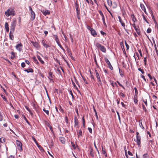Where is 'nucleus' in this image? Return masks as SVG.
Masks as SVG:
<instances>
[{
  "mask_svg": "<svg viewBox=\"0 0 158 158\" xmlns=\"http://www.w3.org/2000/svg\"><path fill=\"white\" fill-rule=\"evenodd\" d=\"M96 46L98 48H99L102 52H106V48L99 43H97L96 44Z\"/></svg>",
  "mask_w": 158,
  "mask_h": 158,
  "instance_id": "nucleus-3",
  "label": "nucleus"
},
{
  "mask_svg": "<svg viewBox=\"0 0 158 158\" xmlns=\"http://www.w3.org/2000/svg\"><path fill=\"white\" fill-rule=\"evenodd\" d=\"M31 20L33 21L34 20L35 18V12L33 11L31 13Z\"/></svg>",
  "mask_w": 158,
  "mask_h": 158,
  "instance_id": "nucleus-18",
  "label": "nucleus"
},
{
  "mask_svg": "<svg viewBox=\"0 0 158 158\" xmlns=\"http://www.w3.org/2000/svg\"><path fill=\"white\" fill-rule=\"evenodd\" d=\"M17 49L20 51V44H18L15 46Z\"/></svg>",
  "mask_w": 158,
  "mask_h": 158,
  "instance_id": "nucleus-43",
  "label": "nucleus"
},
{
  "mask_svg": "<svg viewBox=\"0 0 158 158\" xmlns=\"http://www.w3.org/2000/svg\"><path fill=\"white\" fill-rule=\"evenodd\" d=\"M134 101L135 104H137L138 101L137 100V97H136L135 96H134Z\"/></svg>",
  "mask_w": 158,
  "mask_h": 158,
  "instance_id": "nucleus-27",
  "label": "nucleus"
},
{
  "mask_svg": "<svg viewBox=\"0 0 158 158\" xmlns=\"http://www.w3.org/2000/svg\"><path fill=\"white\" fill-rule=\"evenodd\" d=\"M16 19H14L13 20V21L11 22V29H11V30L12 31H14V29L15 26L16 24Z\"/></svg>",
  "mask_w": 158,
  "mask_h": 158,
  "instance_id": "nucleus-7",
  "label": "nucleus"
},
{
  "mask_svg": "<svg viewBox=\"0 0 158 158\" xmlns=\"http://www.w3.org/2000/svg\"><path fill=\"white\" fill-rule=\"evenodd\" d=\"M5 14L6 16L8 17L10 15H14V12L12 9H9L7 11L5 12Z\"/></svg>",
  "mask_w": 158,
  "mask_h": 158,
  "instance_id": "nucleus-4",
  "label": "nucleus"
},
{
  "mask_svg": "<svg viewBox=\"0 0 158 158\" xmlns=\"http://www.w3.org/2000/svg\"><path fill=\"white\" fill-rule=\"evenodd\" d=\"M29 11L30 12V13H31V12H33V11L32 10V8L31 6H29Z\"/></svg>",
  "mask_w": 158,
  "mask_h": 158,
  "instance_id": "nucleus-63",
  "label": "nucleus"
},
{
  "mask_svg": "<svg viewBox=\"0 0 158 158\" xmlns=\"http://www.w3.org/2000/svg\"><path fill=\"white\" fill-rule=\"evenodd\" d=\"M90 77H91V79H93L94 81H95V78L94 77L93 75L92 74V73H91V72H90Z\"/></svg>",
  "mask_w": 158,
  "mask_h": 158,
  "instance_id": "nucleus-40",
  "label": "nucleus"
},
{
  "mask_svg": "<svg viewBox=\"0 0 158 158\" xmlns=\"http://www.w3.org/2000/svg\"><path fill=\"white\" fill-rule=\"evenodd\" d=\"M151 31H152L151 29L150 28H149L147 30V33H151Z\"/></svg>",
  "mask_w": 158,
  "mask_h": 158,
  "instance_id": "nucleus-54",
  "label": "nucleus"
},
{
  "mask_svg": "<svg viewBox=\"0 0 158 158\" xmlns=\"http://www.w3.org/2000/svg\"><path fill=\"white\" fill-rule=\"evenodd\" d=\"M142 106L143 109L144 110V111L145 112H146V111H147V110L146 107L144 106V105L143 104H142Z\"/></svg>",
  "mask_w": 158,
  "mask_h": 158,
  "instance_id": "nucleus-53",
  "label": "nucleus"
},
{
  "mask_svg": "<svg viewBox=\"0 0 158 158\" xmlns=\"http://www.w3.org/2000/svg\"><path fill=\"white\" fill-rule=\"evenodd\" d=\"M41 12L44 15H49L50 14V11L47 10H44L41 11Z\"/></svg>",
  "mask_w": 158,
  "mask_h": 158,
  "instance_id": "nucleus-9",
  "label": "nucleus"
},
{
  "mask_svg": "<svg viewBox=\"0 0 158 158\" xmlns=\"http://www.w3.org/2000/svg\"><path fill=\"white\" fill-rule=\"evenodd\" d=\"M143 61L144 62V65H146L147 64V57L144 58Z\"/></svg>",
  "mask_w": 158,
  "mask_h": 158,
  "instance_id": "nucleus-50",
  "label": "nucleus"
},
{
  "mask_svg": "<svg viewBox=\"0 0 158 158\" xmlns=\"http://www.w3.org/2000/svg\"><path fill=\"white\" fill-rule=\"evenodd\" d=\"M135 29L136 31L137 34L139 35H141V33L140 31V30L139 29V27L138 26H137V27H135Z\"/></svg>",
  "mask_w": 158,
  "mask_h": 158,
  "instance_id": "nucleus-11",
  "label": "nucleus"
},
{
  "mask_svg": "<svg viewBox=\"0 0 158 158\" xmlns=\"http://www.w3.org/2000/svg\"><path fill=\"white\" fill-rule=\"evenodd\" d=\"M5 142V139H3V141H2V138H0V148H1V146H2L1 144V143H4Z\"/></svg>",
  "mask_w": 158,
  "mask_h": 158,
  "instance_id": "nucleus-41",
  "label": "nucleus"
},
{
  "mask_svg": "<svg viewBox=\"0 0 158 158\" xmlns=\"http://www.w3.org/2000/svg\"><path fill=\"white\" fill-rule=\"evenodd\" d=\"M1 96L2 98L4 100V101H5L6 102H7V100L6 98V97L5 96L1 94Z\"/></svg>",
  "mask_w": 158,
  "mask_h": 158,
  "instance_id": "nucleus-37",
  "label": "nucleus"
},
{
  "mask_svg": "<svg viewBox=\"0 0 158 158\" xmlns=\"http://www.w3.org/2000/svg\"><path fill=\"white\" fill-rule=\"evenodd\" d=\"M5 27L6 31L8 32L9 31V27H8V24L7 22H6L5 23Z\"/></svg>",
  "mask_w": 158,
  "mask_h": 158,
  "instance_id": "nucleus-22",
  "label": "nucleus"
},
{
  "mask_svg": "<svg viewBox=\"0 0 158 158\" xmlns=\"http://www.w3.org/2000/svg\"><path fill=\"white\" fill-rule=\"evenodd\" d=\"M134 89V90H135V95L134 96H135L136 97H137L138 94V90L137 89V88H136V87H135Z\"/></svg>",
  "mask_w": 158,
  "mask_h": 158,
  "instance_id": "nucleus-32",
  "label": "nucleus"
},
{
  "mask_svg": "<svg viewBox=\"0 0 158 158\" xmlns=\"http://www.w3.org/2000/svg\"><path fill=\"white\" fill-rule=\"evenodd\" d=\"M105 7L107 9V10L109 12V13H110V15H111V17H113V15L112 14V13H111V12H110V10H109L108 9V8L107 7V6H105Z\"/></svg>",
  "mask_w": 158,
  "mask_h": 158,
  "instance_id": "nucleus-56",
  "label": "nucleus"
},
{
  "mask_svg": "<svg viewBox=\"0 0 158 158\" xmlns=\"http://www.w3.org/2000/svg\"><path fill=\"white\" fill-rule=\"evenodd\" d=\"M72 84L73 86V87L77 89H78V88L77 87L75 83L73 81H72Z\"/></svg>",
  "mask_w": 158,
  "mask_h": 158,
  "instance_id": "nucleus-48",
  "label": "nucleus"
},
{
  "mask_svg": "<svg viewBox=\"0 0 158 158\" xmlns=\"http://www.w3.org/2000/svg\"><path fill=\"white\" fill-rule=\"evenodd\" d=\"M119 73H120V75L122 77H123V75H124L123 72L122 70L120 69H119Z\"/></svg>",
  "mask_w": 158,
  "mask_h": 158,
  "instance_id": "nucleus-34",
  "label": "nucleus"
},
{
  "mask_svg": "<svg viewBox=\"0 0 158 158\" xmlns=\"http://www.w3.org/2000/svg\"><path fill=\"white\" fill-rule=\"evenodd\" d=\"M9 36H10V39L11 40H13L14 36L12 35V32L11 30V31H10V32Z\"/></svg>",
  "mask_w": 158,
  "mask_h": 158,
  "instance_id": "nucleus-25",
  "label": "nucleus"
},
{
  "mask_svg": "<svg viewBox=\"0 0 158 158\" xmlns=\"http://www.w3.org/2000/svg\"><path fill=\"white\" fill-rule=\"evenodd\" d=\"M43 110L48 115H49V112L48 110H47L45 108H44L43 109Z\"/></svg>",
  "mask_w": 158,
  "mask_h": 158,
  "instance_id": "nucleus-35",
  "label": "nucleus"
},
{
  "mask_svg": "<svg viewBox=\"0 0 158 158\" xmlns=\"http://www.w3.org/2000/svg\"><path fill=\"white\" fill-rule=\"evenodd\" d=\"M142 16L143 17V19L145 21V22L148 24H149V22L146 19V18H145V15L143 13L142 14Z\"/></svg>",
  "mask_w": 158,
  "mask_h": 158,
  "instance_id": "nucleus-30",
  "label": "nucleus"
},
{
  "mask_svg": "<svg viewBox=\"0 0 158 158\" xmlns=\"http://www.w3.org/2000/svg\"><path fill=\"white\" fill-rule=\"evenodd\" d=\"M78 138L81 137L82 136V131L81 129H80L79 131H77Z\"/></svg>",
  "mask_w": 158,
  "mask_h": 158,
  "instance_id": "nucleus-17",
  "label": "nucleus"
},
{
  "mask_svg": "<svg viewBox=\"0 0 158 158\" xmlns=\"http://www.w3.org/2000/svg\"><path fill=\"white\" fill-rule=\"evenodd\" d=\"M141 138L140 136H137L136 137V142L137 144L139 146H140L141 144Z\"/></svg>",
  "mask_w": 158,
  "mask_h": 158,
  "instance_id": "nucleus-8",
  "label": "nucleus"
},
{
  "mask_svg": "<svg viewBox=\"0 0 158 158\" xmlns=\"http://www.w3.org/2000/svg\"><path fill=\"white\" fill-rule=\"evenodd\" d=\"M4 114H2L1 112H0V121H2L3 120V116Z\"/></svg>",
  "mask_w": 158,
  "mask_h": 158,
  "instance_id": "nucleus-31",
  "label": "nucleus"
},
{
  "mask_svg": "<svg viewBox=\"0 0 158 158\" xmlns=\"http://www.w3.org/2000/svg\"><path fill=\"white\" fill-rule=\"evenodd\" d=\"M125 44L127 50H128L129 48V46L126 41H125Z\"/></svg>",
  "mask_w": 158,
  "mask_h": 158,
  "instance_id": "nucleus-44",
  "label": "nucleus"
},
{
  "mask_svg": "<svg viewBox=\"0 0 158 158\" xmlns=\"http://www.w3.org/2000/svg\"><path fill=\"white\" fill-rule=\"evenodd\" d=\"M102 153L103 154H105V156L106 157L107 156V154L106 153L105 148H104L102 146Z\"/></svg>",
  "mask_w": 158,
  "mask_h": 158,
  "instance_id": "nucleus-28",
  "label": "nucleus"
},
{
  "mask_svg": "<svg viewBox=\"0 0 158 158\" xmlns=\"http://www.w3.org/2000/svg\"><path fill=\"white\" fill-rule=\"evenodd\" d=\"M131 18L133 21L135 22L136 21V18L135 17V15H132Z\"/></svg>",
  "mask_w": 158,
  "mask_h": 158,
  "instance_id": "nucleus-33",
  "label": "nucleus"
},
{
  "mask_svg": "<svg viewBox=\"0 0 158 158\" xmlns=\"http://www.w3.org/2000/svg\"><path fill=\"white\" fill-rule=\"evenodd\" d=\"M143 158H147L148 157V153H146L143 154Z\"/></svg>",
  "mask_w": 158,
  "mask_h": 158,
  "instance_id": "nucleus-46",
  "label": "nucleus"
},
{
  "mask_svg": "<svg viewBox=\"0 0 158 158\" xmlns=\"http://www.w3.org/2000/svg\"><path fill=\"white\" fill-rule=\"evenodd\" d=\"M138 70L139 71H140L142 74H143L144 73V72L143 70L141 69L140 68H138Z\"/></svg>",
  "mask_w": 158,
  "mask_h": 158,
  "instance_id": "nucleus-52",
  "label": "nucleus"
},
{
  "mask_svg": "<svg viewBox=\"0 0 158 158\" xmlns=\"http://www.w3.org/2000/svg\"><path fill=\"white\" fill-rule=\"evenodd\" d=\"M53 75H52V73L51 72H50L49 73V77H48L53 78Z\"/></svg>",
  "mask_w": 158,
  "mask_h": 158,
  "instance_id": "nucleus-45",
  "label": "nucleus"
},
{
  "mask_svg": "<svg viewBox=\"0 0 158 158\" xmlns=\"http://www.w3.org/2000/svg\"><path fill=\"white\" fill-rule=\"evenodd\" d=\"M117 82L118 84L121 86L123 89H125L124 87L119 82L117 81Z\"/></svg>",
  "mask_w": 158,
  "mask_h": 158,
  "instance_id": "nucleus-60",
  "label": "nucleus"
},
{
  "mask_svg": "<svg viewBox=\"0 0 158 158\" xmlns=\"http://www.w3.org/2000/svg\"><path fill=\"white\" fill-rule=\"evenodd\" d=\"M107 2L108 5L111 6L112 5V2L111 0H107Z\"/></svg>",
  "mask_w": 158,
  "mask_h": 158,
  "instance_id": "nucleus-36",
  "label": "nucleus"
},
{
  "mask_svg": "<svg viewBox=\"0 0 158 158\" xmlns=\"http://www.w3.org/2000/svg\"><path fill=\"white\" fill-rule=\"evenodd\" d=\"M25 107H26L27 110L29 112L31 115L32 116L33 115L32 111L27 106H25Z\"/></svg>",
  "mask_w": 158,
  "mask_h": 158,
  "instance_id": "nucleus-23",
  "label": "nucleus"
},
{
  "mask_svg": "<svg viewBox=\"0 0 158 158\" xmlns=\"http://www.w3.org/2000/svg\"><path fill=\"white\" fill-rule=\"evenodd\" d=\"M49 129H50V130L51 131L52 133H53V128H52V126H51L50 125L49 126Z\"/></svg>",
  "mask_w": 158,
  "mask_h": 158,
  "instance_id": "nucleus-59",
  "label": "nucleus"
},
{
  "mask_svg": "<svg viewBox=\"0 0 158 158\" xmlns=\"http://www.w3.org/2000/svg\"><path fill=\"white\" fill-rule=\"evenodd\" d=\"M37 146L40 150H43V148L42 147H41V146H40V145L38 144L37 145Z\"/></svg>",
  "mask_w": 158,
  "mask_h": 158,
  "instance_id": "nucleus-57",
  "label": "nucleus"
},
{
  "mask_svg": "<svg viewBox=\"0 0 158 158\" xmlns=\"http://www.w3.org/2000/svg\"><path fill=\"white\" fill-rule=\"evenodd\" d=\"M104 60L106 62L108 65V67L111 70H112L113 69V67L111 64L110 61H109L108 58L107 57H105L104 58Z\"/></svg>",
  "mask_w": 158,
  "mask_h": 158,
  "instance_id": "nucleus-5",
  "label": "nucleus"
},
{
  "mask_svg": "<svg viewBox=\"0 0 158 158\" xmlns=\"http://www.w3.org/2000/svg\"><path fill=\"white\" fill-rule=\"evenodd\" d=\"M32 139L34 140V142L35 143L36 145L38 144L37 142V141L36 139H35L33 137H32Z\"/></svg>",
  "mask_w": 158,
  "mask_h": 158,
  "instance_id": "nucleus-51",
  "label": "nucleus"
},
{
  "mask_svg": "<svg viewBox=\"0 0 158 158\" xmlns=\"http://www.w3.org/2000/svg\"><path fill=\"white\" fill-rule=\"evenodd\" d=\"M50 145L51 147L53 146V142L52 139H51V143Z\"/></svg>",
  "mask_w": 158,
  "mask_h": 158,
  "instance_id": "nucleus-64",
  "label": "nucleus"
},
{
  "mask_svg": "<svg viewBox=\"0 0 158 158\" xmlns=\"http://www.w3.org/2000/svg\"><path fill=\"white\" fill-rule=\"evenodd\" d=\"M33 61L34 63L36 64H38L39 62H38L37 59H36L35 57H33Z\"/></svg>",
  "mask_w": 158,
  "mask_h": 158,
  "instance_id": "nucleus-29",
  "label": "nucleus"
},
{
  "mask_svg": "<svg viewBox=\"0 0 158 158\" xmlns=\"http://www.w3.org/2000/svg\"><path fill=\"white\" fill-rule=\"evenodd\" d=\"M71 143L72 146L73 147L74 149H75L76 148V147L74 143L72 142H71Z\"/></svg>",
  "mask_w": 158,
  "mask_h": 158,
  "instance_id": "nucleus-58",
  "label": "nucleus"
},
{
  "mask_svg": "<svg viewBox=\"0 0 158 158\" xmlns=\"http://www.w3.org/2000/svg\"><path fill=\"white\" fill-rule=\"evenodd\" d=\"M141 77L142 78H143V80L144 81L146 82H148V80H146V79H145V77L143 75H141Z\"/></svg>",
  "mask_w": 158,
  "mask_h": 158,
  "instance_id": "nucleus-39",
  "label": "nucleus"
},
{
  "mask_svg": "<svg viewBox=\"0 0 158 158\" xmlns=\"http://www.w3.org/2000/svg\"><path fill=\"white\" fill-rule=\"evenodd\" d=\"M46 42V41L44 40H42V43L43 46L46 48H47L48 47H51V45L48 44H47Z\"/></svg>",
  "mask_w": 158,
  "mask_h": 158,
  "instance_id": "nucleus-6",
  "label": "nucleus"
},
{
  "mask_svg": "<svg viewBox=\"0 0 158 158\" xmlns=\"http://www.w3.org/2000/svg\"><path fill=\"white\" fill-rule=\"evenodd\" d=\"M91 34L94 37H95L97 35V33L96 31L93 28L90 31Z\"/></svg>",
  "mask_w": 158,
  "mask_h": 158,
  "instance_id": "nucleus-10",
  "label": "nucleus"
},
{
  "mask_svg": "<svg viewBox=\"0 0 158 158\" xmlns=\"http://www.w3.org/2000/svg\"><path fill=\"white\" fill-rule=\"evenodd\" d=\"M65 120L66 124H68L69 123L68 118L67 116L65 117Z\"/></svg>",
  "mask_w": 158,
  "mask_h": 158,
  "instance_id": "nucleus-49",
  "label": "nucleus"
},
{
  "mask_svg": "<svg viewBox=\"0 0 158 158\" xmlns=\"http://www.w3.org/2000/svg\"><path fill=\"white\" fill-rule=\"evenodd\" d=\"M140 6L142 9L144 11V13L146 14H147V13L146 11V9L145 8V7L144 5V4L142 3H141L140 4Z\"/></svg>",
  "mask_w": 158,
  "mask_h": 158,
  "instance_id": "nucleus-13",
  "label": "nucleus"
},
{
  "mask_svg": "<svg viewBox=\"0 0 158 158\" xmlns=\"http://www.w3.org/2000/svg\"><path fill=\"white\" fill-rule=\"evenodd\" d=\"M143 101L144 102V103L145 104L146 106L147 107L148 106V103L147 99L144 100L143 99Z\"/></svg>",
  "mask_w": 158,
  "mask_h": 158,
  "instance_id": "nucleus-47",
  "label": "nucleus"
},
{
  "mask_svg": "<svg viewBox=\"0 0 158 158\" xmlns=\"http://www.w3.org/2000/svg\"><path fill=\"white\" fill-rule=\"evenodd\" d=\"M118 18L119 19V21L120 22L122 26L123 27H124L125 26V24L124 23L121 17L120 16H118Z\"/></svg>",
  "mask_w": 158,
  "mask_h": 158,
  "instance_id": "nucleus-14",
  "label": "nucleus"
},
{
  "mask_svg": "<svg viewBox=\"0 0 158 158\" xmlns=\"http://www.w3.org/2000/svg\"><path fill=\"white\" fill-rule=\"evenodd\" d=\"M53 36V38L55 39L58 45L63 51H64L65 50L61 45L57 36L56 35H54Z\"/></svg>",
  "mask_w": 158,
  "mask_h": 158,
  "instance_id": "nucleus-2",
  "label": "nucleus"
},
{
  "mask_svg": "<svg viewBox=\"0 0 158 158\" xmlns=\"http://www.w3.org/2000/svg\"><path fill=\"white\" fill-rule=\"evenodd\" d=\"M89 155L91 156V157L92 158H93L94 157V154L93 148L90 147L89 150Z\"/></svg>",
  "mask_w": 158,
  "mask_h": 158,
  "instance_id": "nucleus-12",
  "label": "nucleus"
},
{
  "mask_svg": "<svg viewBox=\"0 0 158 158\" xmlns=\"http://www.w3.org/2000/svg\"><path fill=\"white\" fill-rule=\"evenodd\" d=\"M59 140L63 144L65 143V139L64 137H61L59 138Z\"/></svg>",
  "mask_w": 158,
  "mask_h": 158,
  "instance_id": "nucleus-21",
  "label": "nucleus"
},
{
  "mask_svg": "<svg viewBox=\"0 0 158 158\" xmlns=\"http://www.w3.org/2000/svg\"><path fill=\"white\" fill-rule=\"evenodd\" d=\"M75 8L77 15H78L80 14V11L78 4L77 3H75Z\"/></svg>",
  "mask_w": 158,
  "mask_h": 158,
  "instance_id": "nucleus-15",
  "label": "nucleus"
},
{
  "mask_svg": "<svg viewBox=\"0 0 158 158\" xmlns=\"http://www.w3.org/2000/svg\"><path fill=\"white\" fill-rule=\"evenodd\" d=\"M37 57L38 59L39 60V61L42 63V64H44V61L42 60L41 58L39 56H37Z\"/></svg>",
  "mask_w": 158,
  "mask_h": 158,
  "instance_id": "nucleus-24",
  "label": "nucleus"
},
{
  "mask_svg": "<svg viewBox=\"0 0 158 158\" xmlns=\"http://www.w3.org/2000/svg\"><path fill=\"white\" fill-rule=\"evenodd\" d=\"M95 71L96 73V76L97 78V80L98 82V85H102V82L101 80V79L100 75V74H99L97 70L95 69Z\"/></svg>",
  "mask_w": 158,
  "mask_h": 158,
  "instance_id": "nucleus-1",
  "label": "nucleus"
},
{
  "mask_svg": "<svg viewBox=\"0 0 158 158\" xmlns=\"http://www.w3.org/2000/svg\"><path fill=\"white\" fill-rule=\"evenodd\" d=\"M74 123H75L74 127H75L76 126H78L77 127L78 128H79L78 121L77 118L76 116L74 117Z\"/></svg>",
  "mask_w": 158,
  "mask_h": 158,
  "instance_id": "nucleus-16",
  "label": "nucleus"
},
{
  "mask_svg": "<svg viewBox=\"0 0 158 158\" xmlns=\"http://www.w3.org/2000/svg\"><path fill=\"white\" fill-rule=\"evenodd\" d=\"M24 70L25 72H27V73H33L34 72L33 70L31 68L29 69H25Z\"/></svg>",
  "mask_w": 158,
  "mask_h": 158,
  "instance_id": "nucleus-20",
  "label": "nucleus"
},
{
  "mask_svg": "<svg viewBox=\"0 0 158 158\" xmlns=\"http://www.w3.org/2000/svg\"><path fill=\"white\" fill-rule=\"evenodd\" d=\"M120 95L123 98H124L125 97V95L124 94L122 93V92H120Z\"/></svg>",
  "mask_w": 158,
  "mask_h": 158,
  "instance_id": "nucleus-62",
  "label": "nucleus"
},
{
  "mask_svg": "<svg viewBox=\"0 0 158 158\" xmlns=\"http://www.w3.org/2000/svg\"><path fill=\"white\" fill-rule=\"evenodd\" d=\"M94 111L95 113V116L96 117V118L98 120V114H97V112L96 110V109H95L94 107Z\"/></svg>",
  "mask_w": 158,
  "mask_h": 158,
  "instance_id": "nucleus-38",
  "label": "nucleus"
},
{
  "mask_svg": "<svg viewBox=\"0 0 158 158\" xmlns=\"http://www.w3.org/2000/svg\"><path fill=\"white\" fill-rule=\"evenodd\" d=\"M22 117L27 122V123H29V122L28 121L27 119L26 118L25 116L23 115H22Z\"/></svg>",
  "mask_w": 158,
  "mask_h": 158,
  "instance_id": "nucleus-55",
  "label": "nucleus"
},
{
  "mask_svg": "<svg viewBox=\"0 0 158 158\" xmlns=\"http://www.w3.org/2000/svg\"><path fill=\"white\" fill-rule=\"evenodd\" d=\"M31 43L34 47L36 48H39V45L38 43L37 42H31Z\"/></svg>",
  "mask_w": 158,
  "mask_h": 158,
  "instance_id": "nucleus-19",
  "label": "nucleus"
},
{
  "mask_svg": "<svg viewBox=\"0 0 158 158\" xmlns=\"http://www.w3.org/2000/svg\"><path fill=\"white\" fill-rule=\"evenodd\" d=\"M11 55L10 56V57L11 58V59H13L14 57H15V53L14 52H11Z\"/></svg>",
  "mask_w": 158,
  "mask_h": 158,
  "instance_id": "nucleus-42",
  "label": "nucleus"
},
{
  "mask_svg": "<svg viewBox=\"0 0 158 158\" xmlns=\"http://www.w3.org/2000/svg\"><path fill=\"white\" fill-rule=\"evenodd\" d=\"M94 60L95 61V64L96 65V66L97 67H99V66L98 64V63H97V61L96 60V56L95 55H94Z\"/></svg>",
  "mask_w": 158,
  "mask_h": 158,
  "instance_id": "nucleus-26",
  "label": "nucleus"
},
{
  "mask_svg": "<svg viewBox=\"0 0 158 158\" xmlns=\"http://www.w3.org/2000/svg\"><path fill=\"white\" fill-rule=\"evenodd\" d=\"M87 28L90 31L93 29L92 28L90 27L89 25L87 26Z\"/></svg>",
  "mask_w": 158,
  "mask_h": 158,
  "instance_id": "nucleus-61",
  "label": "nucleus"
}]
</instances>
